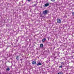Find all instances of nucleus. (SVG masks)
I'll use <instances>...</instances> for the list:
<instances>
[{
  "label": "nucleus",
  "instance_id": "obj_4",
  "mask_svg": "<svg viewBox=\"0 0 74 74\" xmlns=\"http://www.w3.org/2000/svg\"><path fill=\"white\" fill-rule=\"evenodd\" d=\"M42 42H44L45 41H47V39L45 38H43L42 40Z\"/></svg>",
  "mask_w": 74,
  "mask_h": 74
},
{
  "label": "nucleus",
  "instance_id": "obj_14",
  "mask_svg": "<svg viewBox=\"0 0 74 74\" xmlns=\"http://www.w3.org/2000/svg\"><path fill=\"white\" fill-rule=\"evenodd\" d=\"M22 60V59H21V60Z\"/></svg>",
  "mask_w": 74,
  "mask_h": 74
},
{
  "label": "nucleus",
  "instance_id": "obj_1",
  "mask_svg": "<svg viewBox=\"0 0 74 74\" xmlns=\"http://www.w3.org/2000/svg\"><path fill=\"white\" fill-rule=\"evenodd\" d=\"M43 14H44V15H45L47 14V13H48V10H45L43 12Z\"/></svg>",
  "mask_w": 74,
  "mask_h": 74
},
{
  "label": "nucleus",
  "instance_id": "obj_5",
  "mask_svg": "<svg viewBox=\"0 0 74 74\" xmlns=\"http://www.w3.org/2000/svg\"><path fill=\"white\" fill-rule=\"evenodd\" d=\"M32 64H36V62L35 61H33L32 62Z\"/></svg>",
  "mask_w": 74,
  "mask_h": 74
},
{
  "label": "nucleus",
  "instance_id": "obj_2",
  "mask_svg": "<svg viewBox=\"0 0 74 74\" xmlns=\"http://www.w3.org/2000/svg\"><path fill=\"white\" fill-rule=\"evenodd\" d=\"M61 20H60L59 18H57V21L58 23H61Z\"/></svg>",
  "mask_w": 74,
  "mask_h": 74
},
{
  "label": "nucleus",
  "instance_id": "obj_3",
  "mask_svg": "<svg viewBox=\"0 0 74 74\" xmlns=\"http://www.w3.org/2000/svg\"><path fill=\"white\" fill-rule=\"evenodd\" d=\"M49 4L48 3H47L45 4L44 7H48V6H49Z\"/></svg>",
  "mask_w": 74,
  "mask_h": 74
},
{
  "label": "nucleus",
  "instance_id": "obj_11",
  "mask_svg": "<svg viewBox=\"0 0 74 74\" xmlns=\"http://www.w3.org/2000/svg\"><path fill=\"white\" fill-rule=\"evenodd\" d=\"M16 59L17 60H18V56L16 57Z\"/></svg>",
  "mask_w": 74,
  "mask_h": 74
},
{
  "label": "nucleus",
  "instance_id": "obj_9",
  "mask_svg": "<svg viewBox=\"0 0 74 74\" xmlns=\"http://www.w3.org/2000/svg\"><path fill=\"white\" fill-rule=\"evenodd\" d=\"M72 15L74 16V12H72Z\"/></svg>",
  "mask_w": 74,
  "mask_h": 74
},
{
  "label": "nucleus",
  "instance_id": "obj_7",
  "mask_svg": "<svg viewBox=\"0 0 74 74\" xmlns=\"http://www.w3.org/2000/svg\"><path fill=\"white\" fill-rule=\"evenodd\" d=\"M10 70V69L9 68H8L6 69V71H9Z\"/></svg>",
  "mask_w": 74,
  "mask_h": 74
},
{
  "label": "nucleus",
  "instance_id": "obj_8",
  "mask_svg": "<svg viewBox=\"0 0 74 74\" xmlns=\"http://www.w3.org/2000/svg\"><path fill=\"white\" fill-rule=\"evenodd\" d=\"M42 64L40 63H38L37 64V66H40V65H41Z\"/></svg>",
  "mask_w": 74,
  "mask_h": 74
},
{
  "label": "nucleus",
  "instance_id": "obj_12",
  "mask_svg": "<svg viewBox=\"0 0 74 74\" xmlns=\"http://www.w3.org/2000/svg\"><path fill=\"white\" fill-rule=\"evenodd\" d=\"M63 66L62 65H61L60 66V67L61 68H62V66Z\"/></svg>",
  "mask_w": 74,
  "mask_h": 74
},
{
  "label": "nucleus",
  "instance_id": "obj_13",
  "mask_svg": "<svg viewBox=\"0 0 74 74\" xmlns=\"http://www.w3.org/2000/svg\"><path fill=\"white\" fill-rule=\"evenodd\" d=\"M27 1H30V0H27Z\"/></svg>",
  "mask_w": 74,
  "mask_h": 74
},
{
  "label": "nucleus",
  "instance_id": "obj_6",
  "mask_svg": "<svg viewBox=\"0 0 74 74\" xmlns=\"http://www.w3.org/2000/svg\"><path fill=\"white\" fill-rule=\"evenodd\" d=\"M44 45L43 44H41L40 45V47L41 48H42L43 47Z\"/></svg>",
  "mask_w": 74,
  "mask_h": 74
},
{
  "label": "nucleus",
  "instance_id": "obj_10",
  "mask_svg": "<svg viewBox=\"0 0 74 74\" xmlns=\"http://www.w3.org/2000/svg\"><path fill=\"white\" fill-rule=\"evenodd\" d=\"M51 1L53 2L55 1V0H51Z\"/></svg>",
  "mask_w": 74,
  "mask_h": 74
}]
</instances>
